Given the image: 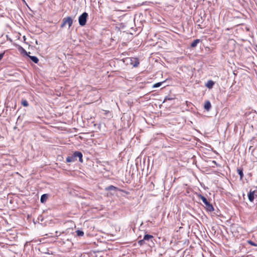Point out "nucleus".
<instances>
[{
    "label": "nucleus",
    "mask_w": 257,
    "mask_h": 257,
    "mask_svg": "<svg viewBox=\"0 0 257 257\" xmlns=\"http://www.w3.org/2000/svg\"><path fill=\"white\" fill-rule=\"evenodd\" d=\"M198 196L199 198L201 199L202 202L205 205V208L207 210V211L209 212H212L214 210V207L213 205L208 201L207 199L204 196H203L200 194H199L198 195Z\"/></svg>",
    "instance_id": "1"
},
{
    "label": "nucleus",
    "mask_w": 257,
    "mask_h": 257,
    "mask_svg": "<svg viewBox=\"0 0 257 257\" xmlns=\"http://www.w3.org/2000/svg\"><path fill=\"white\" fill-rule=\"evenodd\" d=\"M87 17L88 14L86 12H84L79 17L78 22L81 26L85 25Z\"/></svg>",
    "instance_id": "2"
},
{
    "label": "nucleus",
    "mask_w": 257,
    "mask_h": 257,
    "mask_svg": "<svg viewBox=\"0 0 257 257\" xmlns=\"http://www.w3.org/2000/svg\"><path fill=\"white\" fill-rule=\"evenodd\" d=\"M68 24L70 28L73 24V20L70 17H67L63 19L62 23L61 25V27L63 28L65 25Z\"/></svg>",
    "instance_id": "3"
},
{
    "label": "nucleus",
    "mask_w": 257,
    "mask_h": 257,
    "mask_svg": "<svg viewBox=\"0 0 257 257\" xmlns=\"http://www.w3.org/2000/svg\"><path fill=\"white\" fill-rule=\"evenodd\" d=\"M77 160L76 156L75 155V152L70 156H68L66 158V162L68 163L74 162Z\"/></svg>",
    "instance_id": "4"
},
{
    "label": "nucleus",
    "mask_w": 257,
    "mask_h": 257,
    "mask_svg": "<svg viewBox=\"0 0 257 257\" xmlns=\"http://www.w3.org/2000/svg\"><path fill=\"white\" fill-rule=\"evenodd\" d=\"M248 200L250 202H253L254 198V191H250L248 194Z\"/></svg>",
    "instance_id": "5"
},
{
    "label": "nucleus",
    "mask_w": 257,
    "mask_h": 257,
    "mask_svg": "<svg viewBox=\"0 0 257 257\" xmlns=\"http://www.w3.org/2000/svg\"><path fill=\"white\" fill-rule=\"evenodd\" d=\"M75 155L76 156V158L78 157L79 161L80 162L82 163L83 162V160H82L83 155L81 152H78V151H75Z\"/></svg>",
    "instance_id": "6"
},
{
    "label": "nucleus",
    "mask_w": 257,
    "mask_h": 257,
    "mask_svg": "<svg viewBox=\"0 0 257 257\" xmlns=\"http://www.w3.org/2000/svg\"><path fill=\"white\" fill-rule=\"evenodd\" d=\"M211 107V104L210 102L208 100L206 101L205 102V104L204 105V109L207 111H209Z\"/></svg>",
    "instance_id": "7"
},
{
    "label": "nucleus",
    "mask_w": 257,
    "mask_h": 257,
    "mask_svg": "<svg viewBox=\"0 0 257 257\" xmlns=\"http://www.w3.org/2000/svg\"><path fill=\"white\" fill-rule=\"evenodd\" d=\"M48 195L47 194H44L41 196L40 201L41 203H44L48 199Z\"/></svg>",
    "instance_id": "8"
},
{
    "label": "nucleus",
    "mask_w": 257,
    "mask_h": 257,
    "mask_svg": "<svg viewBox=\"0 0 257 257\" xmlns=\"http://www.w3.org/2000/svg\"><path fill=\"white\" fill-rule=\"evenodd\" d=\"M30 58V59L33 61L35 63L37 64L39 62V59L36 57V56H30V55H27Z\"/></svg>",
    "instance_id": "9"
},
{
    "label": "nucleus",
    "mask_w": 257,
    "mask_h": 257,
    "mask_svg": "<svg viewBox=\"0 0 257 257\" xmlns=\"http://www.w3.org/2000/svg\"><path fill=\"white\" fill-rule=\"evenodd\" d=\"M18 49L19 52H20L21 53H23L24 54L26 55H28V53L27 51L21 46H19L18 47Z\"/></svg>",
    "instance_id": "10"
},
{
    "label": "nucleus",
    "mask_w": 257,
    "mask_h": 257,
    "mask_svg": "<svg viewBox=\"0 0 257 257\" xmlns=\"http://www.w3.org/2000/svg\"><path fill=\"white\" fill-rule=\"evenodd\" d=\"M214 84V82L212 80H208L207 81V83L206 84V86L208 88H211L213 87Z\"/></svg>",
    "instance_id": "11"
},
{
    "label": "nucleus",
    "mask_w": 257,
    "mask_h": 257,
    "mask_svg": "<svg viewBox=\"0 0 257 257\" xmlns=\"http://www.w3.org/2000/svg\"><path fill=\"white\" fill-rule=\"evenodd\" d=\"M237 172L240 176V179L241 180L243 177V173L242 169H237Z\"/></svg>",
    "instance_id": "12"
},
{
    "label": "nucleus",
    "mask_w": 257,
    "mask_h": 257,
    "mask_svg": "<svg viewBox=\"0 0 257 257\" xmlns=\"http://www.w3.org/2000/svg\"><path fill=\"white\" fill-rule=\"evenodd\" d=\"M200 42V40L199 39H196L191 44V46L192 47H195L197 44H198V43Z\"/></svg>",
    "instance_id": "13"
},
{
    "label": "nucleus",
    "mask_w": 257,
    "mask_h": 257,
    "mask_svg": "<svg viewBox=\"0 0 257 257\" xmlns=\"http://www.w3.org/2000/svg\"><path fill=\"white\" fill-rule=\"evenodd\" d=\"M153 238V236L152 235L150 234H145L144 236V240H149L150 239H152Z\"/></svg>",
    "instance_id": "14"
},
{
    "label": "nucleus",
    "mask_w": 257,
    "mask_h": 257,
    "mask_svg": "<svg viewBox=\"0 0 257 257\" xmlns=\"http://www.w3.org/2000/svg\"><path fill=\"white\" fill-rule=\"evenodd\" d=\"M107 190L116 191L118 190V188L113 185H110L107 188Z\"/></svg>",
    "instance_id": "15"
},
{
    "label": "nucleus",
    "mask_w": 257,
    "mask_h": 257,
    "mask_svg": "<svg viewBox=\"0 0 257 257\" xmlns=\"http://www.w3.org/2000/svg\"><path fill=\"white\" fill-rule=\"evenodd\" d=\"M165 81L160 82H158V83L154 84L153 86V88H158V87L161 86L162 85V83H163Z\"/></svg>",
    "instance_id": "16"
},
{
    "label": "nucleus",
    "mask_w": 257,
    "mask_h": 257,
    "mask_svg": "<svg viewBox=\"0 0 257 257\" xmlns=\"http://www.w3.org/2000/svg\"><path fill=\"white\" fill-rule=\"evenodd\" d=\"M77 235L78 236H82L84 235V232L81 230H77L76 231Z\"/></svg>",
    "instance_id": "17"
},
{
    "label": "nucleus",
    "mask_w": 257,
    "mask_h": 257,
    "mask_svg": "<svg viewBox=\"0 0 257 257\" xmlns=\"http://www.w3.org/2000/svg\"><path fill=\"white\" fill-rule=\"evenodd\" d=\"M21 104H22V105H23L24 106H25V107H27L29 105V103L27 101V100L26 99L22 100V101L21 102Z\"/></svg>",
    "instance_id": "18"
},
{
    "label": "nucleus",
    "mask_w": 257,
    "mask_h": 257,
    "mask_svg": "<svg viewBox=\"0 0 257 257\" xmlns=\"http://www.w3.org/2000/svg\"><path fill=\"white\" fill-rule=\"evenodd\" d=\"M173 99H174L173 97H172L170 96H167L165 97L163 102H165L167 100H172Z\"/></svg>",
    "instance_id": "19"
},
{
    "label": "nucleus",
    "mask_w": 257,
    "mask_h": 257,
    "mask_svg": "<svg viewBox=\"0 0 257 257\" xmlns=\"http://www.w3.org/2000/svg\"><path fill=\"white\" fill-rule=\"evenodd\" d=\"M247 242L249 244H250L253 246H257V244L250 240H248Z\"/></svg>",
    "instance_id": "20"
},
{
    "label": "nucleus",
    "mask_w": 257,
    "mask_h": 257,
    "mask_svg": "<svg viewBox=\"0 0 257 257\" xmlns=\"http://www.w3.org/2000/svg\"><path fill=\"white\" fill-rule=\"evenodd\" d=\"M4 55H5V52L0 53V60H1L3 59Z\"/></svg>",
    "instance_id": "21"
},
{
    "label": "nucleus",
    "mask_w": 257,
    "mask_h": 257,
    "mask_svg": "<svg viewBox=\"0 0 257 257\" xmlns=\"http://www.w3.org/2000/svg\"><path fill=\"white\" fill-rule=\"evenodd\" d=\"M139 64V63L138 62H136L135 64H133V66L134 67H137Z\"/></svg>",
    "instance_id": "22"
},
{
    "label": "nucleus",
    "mask_w": 257,
    "mask_h": 257,
    "mask_svg": "<svg viewBox=\"0 0 257 257\" xmlns=\"http://www.w3.org/2000/svg\"><path fill=\"white\" fill-rule=\"evenodd\" d=\"M144 239L143 240H141L139 241V243L140 244H142V242L144 241Z\"/></svg>",
    "instance_id": "23"
},
{
    "label": "nucleus",
    "mask_w": 257,
    "mask_h": 257,
    "mask_svg": "<svg viewBox=\"0 0 257 257\" xmlns=\"http://www.w3.org/2000/svg\"><path fill=\"white\" fill-rule=\"evenodd\" d=\"M213 162L214 164H216V161H213V162Z\"/></svg>",
    "instance_id": "24"
},
{
    "label": "nucleus",
    "mask_w": 257,
    "mask_h": 257,
    "mask_svg": "<svg viewBox=\"0 0 257 257\" xmlns=\"http://www.w3.org/2000/svg\"><path fill=\"white\" fill-rule=\"evenodd\" d=\"M256 197H257V195H255Z\"/></svg>",
    "instance_id": "25"
}]
</instances>
